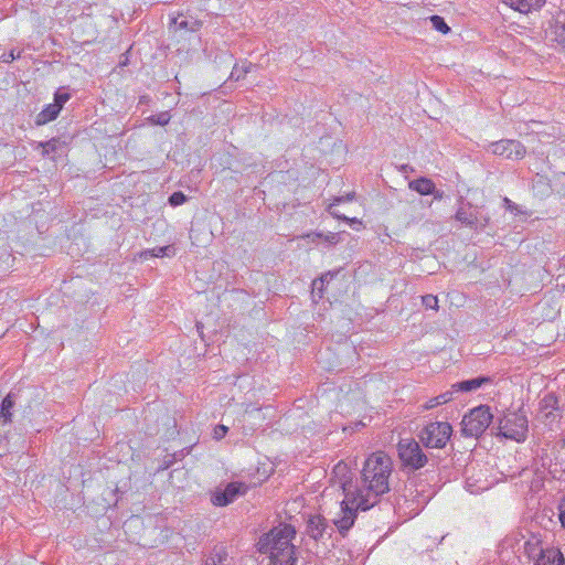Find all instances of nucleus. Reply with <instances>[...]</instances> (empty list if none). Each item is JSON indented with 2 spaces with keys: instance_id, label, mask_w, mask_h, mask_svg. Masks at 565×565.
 <instances>
[{
  "instance_id": "1",
  "label": "nucleus",
  "mask_w": 565,
  "mask_h": 565,
  "mask_svg": "<svg viewBox=\"0 0 565 565\" xmlns=\"http://www.w3.org/2000/svg\"><path fill=\"white\" fill-rule=\"evenodd\" d=\"M392 469V459L384 451H376L367 457L361 471L363 489L355 491V512L371 509L390 490L388 478Z\"/></svg>"
},
{
  "instance_id": "2",
  "label": "nucleus",
  "mask_w": 565,
  "mask_h": 565,
  "mask_svg": "<svg viewBox=\"0 0 565 565\" xmlns=\"http://www.w3.org/2000/svg\"><path fill=\"white\" fill-rule=\"evenodd\" d=\"M295 535L296 531L291 525L280 524L259 539L257 543L258 551L270 557L271 552L276 553L281 551L284 552V550H290V547L295 546L291 543Z\"/></svg>"
},
{
  "instance_id": "3",
  "label": "nucleus",
  "mask_w": 565,
  "mask_h": 565,
  "mask_svg": "<svg viewBox=\"0 0 565 565\" xmlns=\"http://www.w3.org/2000/svg\"><path fill=\"white\" fill-rule=\"evenodd\" d=\"M527 431L529 420L525 412L520 408L516 412H508L499 419L495 435L522 443L526 439Z\"/></svg>"
},
{
  "instance_id": "4",
  "label": "nucleus",
  "mask_w": 565,
  "mask_h": 565,
  "mask_svg": "<svg viewBox=\"0 0 565 565\" xmlns=\"http://www.w3.org/2000/svg\"><path fill=\"white\" fill-rule=\"evenodd\" d=\"M493 414L488 405L472 408L461 420V431L466 437L479 438L492 423Z\"/></svg>"
},
{
  "instance_id": "5",
  "label": "nucleus",
  "mask_w": 565,
  "mask_h": 565,
  "mask_svg": "<svg viewBox=\"0 0 565 565\" xmlns=\"http://www.w3.org/2000/svg\"><path fill=\"white\" fill-rule=\"evenodd\" d=\"M455 220L471 230H483L489 224L490 217L483 214L480 207L472 205L470 202L459 199V206L455 214Z\"/></svg>"
},
{
  "instance_id": "6",
  "label": "nucleus",
  "mask_w": 565,
  "mask_h": 565,
  "mask_svg": "<svg viewBox=\"0 0 565 565\" xmlns=\"http://www.w3.org/2000/svg\"><path fill=\"white\" fill-rule=\"evenodd\" d=\"M452 427L447 422L426 425L419 434L420 441L428 448H444L450 439Z\"/></svg>"
},
{
  "instance_id": "7",
  "label": "nucleus",
  "mask_w": 565,
  "mask_h": 565,
  "mask_svg": "<svg viewBox=\"0 0 565 565\" xmlns=\"http://www.w3.org/2000/svg\"><path fill=\"white\" fill-rule=\"evenodd\" d=\"M397 451L401 461L406 468L417 470L427 463V456L415 439L406 438L399 440Z\"/></svg>"
},
{
  "instance_id": "8",
  "label": "nucleus",
  "mask_w": 565,
  "mask_h": 565,
  "mask_svg": "<svg viewBox=\"0 0 565 565\" xmlns=\"http://www.w3.org/2000/svg\"><path fill=\"white\" fill-rule=\"evenodd\" d=\"M406 492L402 498L396 501V510L407 518H414L424 509L428 503L429 497L419 492L412 487L406 488Z\"/></svg>"
},
{
  "instance_id": "9",
  "label": "nucleus",
  "mask_w": 565,
  "mask_h": 565,
  "mask_svg": "<svg viewBox=\"0 0 565 565\" xmlns=\"http://www.w3.org/2000/svg\"><path fill=\"white\" fill-rule=\"evenodd\" d=\"M350 487L349 482L342 483L345 499L341 502L339 516L333 519V524L342 537H345L353 526V509L350 507V503H353V499L350 497Z\"/></svg>"
},
{
  "instance_id": "10",
  "label": "nucleus",
  "mask_w": 565,
  "mask_h": 565,
  "mask_svg": "<svg viewBox=\"0 0 565 565\" xmlns=\"http://www.w3.org/2000/svg\"><path fill=\"white\" fill-rule=\"evenodd\" d=\"M490 150L495 156H501L510 160H520L526 153L525 147L518 140L505 139L492 142Z\"/></svg>"
},
{
  "instance_id": "11",
  "label": "nucleus",
  "mask_w": 565,
  "mask_h": 565,
  "mask_svg": "<svg viewBox=\"0 0 565 565\" xmlns=\"http://www.w3.org/2000/svg\"><path fill=\"white\" fill-rule=\"evenodd\" d=\"M248 487L244 482H230L224 490H216L212 494L211 501L216 507H226L239 495H244Z\"/></svg>"
},
{
  "instance_id": "12",
  "label": "nucleus",
  "mask_w": 565,
  "mask_h": 565,
  "mask_svg": "<svg viewBox=\"0 0 565 565\" xmlns=\"http://www.w3.org/2000/svg\"><path fill=\"white\" fill-rule=\"evenodd\" d=\"M331 530L332 529L328 525L327 520L321 515H313L308 520L307 533L316 541L322 540L324 536L330 537Z\"/></svg>"
},
{
  "instance_id": "13",
  "label": "nucleus",
  "mask_w": 565,
  "mask_h": 565,
  "mask_svg": "<svg viewBox=\"0 0 565 565\" xmlns=\"http://www.w3.org/2000/svg\"><path fill=\"white\" fill-rule=\"evenodd\" d=\"M534 565H565V557L558 548H542Z\"/></svg>"
},
{
  "instance_id": "14",
  "label": "nucleus",
  "mask_w": 565,
  "mask_h": 565,
  "mask_svg": "<svg viewBox=\"0 0 565 565\" xmlns=\"http://www.w3.org/2000/svg\"><path fill=\"white\" fill-rule=\"evenodd\" d=\"M409 188L422 195L435 194V198H441L443 193L436 191L435 183L428 178H419L409 182Z\"/></svg>"
},
{
  "instance_id": "15",
  "label": "nucleus",
  "mask_w": 565,
  "mask_h": 565,
  "mask_svg": "<svg viewBox=\"0 0 565 565\" xmlns=\"http://www.w3.org/2000/svg\"><path fill=\"white\" fill-rule=\"evenodd\" d=\"M558 409V398L554 393L546 394L540 402V411L546 420H554V412Z\"/></svg>"
},
{
  "instance_id": "16",
  "label": "nucleus",
  "mask_w": 565,
  "mask_h": 565,
  "mask_svg": "<svg viewBox=\"0 0 565 565\" xmlns=\"http://www.w3.org/2000/svg\"><path fill=\"white\" fill-rule=\"evenodd\" d=\"M491 382V377L489 376H478L475 379L465 380L461 382H457L451 385V388L455 392H472L480 388L483 384H488Z\"/></svg>"
},
{
  "instance_id": "17",
  "label": "nucleus",
  "mask_w": 565,
  "mask_h": 565,
  "mask_svg": "<svg viewBox=\"0 0 565 565\" xmlns=\"http://www.w3.org/2000/svg\"><path fill=\"white\" fill-rule=\"evenodd\" d=\"M296 546H292L290 550H284V552H271L268 565H296Z\"/></svg>"
},
{
  "instance_id": "18",
  "label": "nucleus",
  "mask_w": 565,
  "mask_h": 565,
  "mask_svg": "<svg viewBox=\"0 0 565 565\" xmlns=\"http://www.w3.org/2000/svg\"><path fill=\"white\" fill-rule=\"evenodd\" d=\"M505 2L514 10L521 13H529L533 10L541 9L546 0H505Z\"/></svg>"
},
{
  "instance_id": "19",
  "label": "nucleus",
  "mask_w": 565,
  "mask_h": 565,
  "mask_svg": "<svg viewBox=\"0 0 565 565\" xmlns=\"http://www.w3.org/2000/svg\"><path fill=\"white\" fill-rule=\"evenodd\" d=\"M228 554L222 545H216L206 556L202 565H227Z\"/></svg>"
},
{
  "instance_id": "20",
  "label": "nucleus",
  "mask_w": 565,
  "mask_h": 565,
  "mask_svg": "<svg viewBox=\"0 0 565 565\" xmlns=\"http://www.w3.org/2000/svg\"><path fill=\"white\" fill-rule=\"evenodd\" d=\"M61 111V105L51 104L36 116V125H45L55 119Z\"/></svg>"
},
{
  "instance_id": "21",
  "label": "nucleus",
  "mask_w": 565,
  "mask_h": 565,
  "mask_svg": "<svg viewBox=\"0 0 565 565\" xmlns=\"http://www.w3.org/2000/svg\"><path fill=\"white\" fill-rule=\"evenodd\" d=\"M175 254V248L171 245L154 247L151 249H147L141 253V257L147 258L150 257H172Z\"/></svg>"
},
{
  "instance_id": "22",
  "label": "nucleus",
  "mask_w": 565,
  "mask_h": 565,
  "mask_svg": "<svg viewBox=\"0 0 565 565\" xmlns=\"http://www.w3.org/2000/svg\"><path fill=\"white\" fill-rule=\"evenodd\" d=\"M14 405L13 396L12 394H8L1 403L0 406V420H2L4 424L10 423L12 419V413L11 409Z\"/></svg>"
},
{
  "instance_id": "23",
  "label": "nucleus",
  "mask_w": 565,
  "mask_h": 565,
  "mask_svg": "<svg viewBox=\"0 0 565 565\" xmlns=\"http://www.w3.org/2000/svg\"><path fill=\"white\" fill-rule=\"evenodd\" d=\"M455 391L451 388L450 391H447L445 393H441L433 398H430L424 406L425 409H431L439 405L446 404L454 398Z\"/></svg>"
},
{
  "instance_id": "24",
  "label": "nucleus",
  "mask_w": 565,
  "mask_h": 565,
  "mask_svg": "<svg viewBox=\"0 0 565 565\" xmlns=\"http://www.w3.org/2000/svg\"><path fill=\"white\" fill-rule=\"evenodd\" d=\"M329 276H331V273H326L321 277L315 279L312 281V299L313 301H317L318 299H321L323 296V289H324V279H327Z\"/></svg>"
},
{
  "instance_id": "25",
  "label": "nucleus",
  "mask_w": 565,
  "mask_h": 565,
  "mask_svg": "<svg viewBox=\"0 0 565 565\" xmlns=\"http://www.w3.org/2000/svg\"><path fill=\"white\" fill-rule=\"evenodd\" d=\"M170 24L171 25H175L180 30H188V31H191V32H195V31H198L201 28V22L200 21H193L192 23H190L186 20L179 21L177 17H173L171 19V23Z\"/></svg>"
},
{
  "instance_id": "26",
  "label": "nucleus",
  "mask_w": 565,
  "mask_h": 565,
  "mask_svg": "<svg viewBox=\"0 0 565 565\" xmlns=\"http://www.w3.org/2000/svg\"><path fill=\"white\" fill-rule=\"evenodd\" d=\"M342 202V199H337L335 203L329 205V213L337 218H342L347 221L350 224H353V218L348 217L344 212L340 209V203Z\"/></svg>"
},
{
  "instance_id": "27",
  "label": "nucleus",
  "mask_w": 565,
  "mask_h": 565,
  "mask_svg": "<svg viewBox=\"0 0 565 565\" xmlns=\"http://www.w3.org/2000/svg\"><path fill=\"white\" fill-rule=\"evenodd\" d=\"M553 33L555 35V41L565 46V21L557 18L553 26Z\"/></svg>"
},
{
  "instance_id": "28",
  "label": "nucleus",
  "mask_w": 565,
  "mask_h": 565,
  "mask_svg": "<svg viewBox=\"0 0 565 565\" xmlns=\"http://www.w3.org/2000/svg\"><path fill=\"white\" fill-rule=\"evenodd\" d=\"M430 22H431V25L433 28L436 30V31H439L441 32L443 34H447L450 32V28L448 26V24L446 23L445 19L440 15H431L429 18Z\"/></svg>"
},
{
  "instance_id": "29",
  "label": "nucleus",
  "mask_w": 565,
  "mask_h": 565,
  "mask_svg": "<svg viewBox=\"0 0 565 565\" xmlns=\"http://www.w3.org/2000/svg\"><path fill=\"white\" fill-rule=\"evenodd\" d=\"M40 146L43 148V154L49 156L57 151V149L61 147V141L53 138L46 142H41Z\"/></svg>"
},
{
  "instance_id": "30",
  "label": "nucleus",
  "mask_w": 565,
  "mask_h": 565,
  "mask_svg": "<svg viewBox=\"0 0 565 565\" xmlns=\"http://www.w3.org/2000/svg\"><path fill=\"white\" fill-rule=\"evenodd\" d=\"M171 119L169 111H162L148 118L154 125L166 126Z\"/></svg>"
},
{
  "instance_id": "31",
  "label": "nucleus",
  "mask_w": 565,
  "mask_h": 565,
  "mask_svg": "<svg viewBox=\"0 0 565 565\" xmlns=\"http://www.w3.org/2000/svg\"><path fill=\"white\" fill-rule=\"evenodd\" d=\"M422 303L426 309H438V298L434 295H426L422 297Z\"/></svg>"
},
{
  "instance_id": "32",
  "label": "nucleus",
  "mask_w": 565,
  "mask_h": 565,
  "mask_svg": "<svg viewBox=\"0 0 565 565\" xmlns=\"http://www.w3.org/2000/svg\"><path fill=\"white\" fill-rule=\"evenodd\" d=\"M185 201H186V196L180 191L173 192L169 196V203L172 206H179V205L183 204Z\"/></svg>"
},
{
  "instance_id": "33",
  "label": "nucleus",
  "mask_w": 565,
  "mask_h": 565,
  "mask_svg": "<svg viewBox=\"0 0 565 565\" xmlns=\"http://www.w3.org/2000/svg\"><path fill=\"white\" fill-rule=\"evenodd\" d=\"M228 428L224 425H217L214 430H213V437L214 439L216 440H220L222 439L226 433H227Z\"/></svg>"
},
{
  "instance_id": "34",
  "label": "nucleus",
  "mask_w": 565,
  "mask_h": 565,
  "mask_svg": "<svg viewBox=\"0 0 565 565\" xmlns=\"http://www.w3.org/2000/svg\"><path fill=\"white\" fill-rule=\"evenodd\" d=\"M244 76L242 74V68H241L239 64H235L233 70H232V73L230 75V79H232V81H239Z\"/></svg>"
},
{
  "instance_id": "35",
  "label": "nucleus",
  "mask_w": 565,
  "mask_h": 565,
  "mask_svg": "<svg viewBox=\"0 0 565 565\" xmlns=\"http://www.w3.org/2000/svg\"><path fill=\"white\" fill-rule=\"evenodd\" d=\"M70 98V95L64 93V94H56L55 95V100H54V104H58L61 105V107L63 106L64 103H66Z\"/></svg>"
},
{
  "instance_id": "36",
  "label": "nucleus",
  "mask_w": 565,
  "mask_h": 565,
  "mask_svg": "<svg viewBox=\"0 0 565 565\" xmlns=\"http://www.w3.org/2000/svg\"><path fill=\"white\" fill-rule=\"evenodd\" d=\"M20 54H21L20 52H18L15 54L14 51L12 50L9 54L3 55V62L10 63V62L14 61L15 58L20 57Z\"/></svg>"
},
{
  "instance_id": "37",
  "label": "nucleus",
  "mask_w": 565,
  "mask_h": 565,
  "mask_svg": "<svg viewBox=\"0 0 565 565\" xmlns=\"http://www.w3.org/2000/svg\"><path fill=\"white\" fill-rule=\"evenodd\" d=\"M326 241L330 244H337L340 239V234L338 233H329L328 235H326Z\"/></svg>"
},
{
  "instance_id": "38",
  "label": "nucleus",
  "mask_w": 565,
  "mask_h": 565,
  "mask_svg": "<svg viewBox=\"0 0 565 565\" xmlns=\"http://www.w3.org/2000/svg\"><path fill=\"white\" fill-rule=\"evenodd\" d=\"M559 520L562 525L565 526V499L559 504Z\"/></svg>"
},
{
  "instance_id": "39",
  "label": "nucleus",
  "mask_w": 565,
  "mask_h": 565,
  "mask_svg": "<svg viewBox=\"0 0 565 565\" xmlns=\"http://www.w3.org/2000/svg\"><path fill=\"white\" fill-rule=\"evenodd\" d=\"M239 66L242 68L243 76H245L248 72H250L253 64L249 62H244Z\"/></svg>"
},
{
  "instance_id": "40",
  "label": "nucleus",
  "mask_w": 565,
  "mask_h": 565,
  "mask_svg": "<svg viewBox=\"0 0 565 565\" xmlns=\"http://www.w3.org/2000/svg\"><path fill=\"white\" fill-rule=\"evenodd\" d=\"M504 204L507 205V209L510 211L515 209V204L508 198H504Z\"/></svg>"
},
{
  "instance_id": "41",
  "label": "nucleus",
  "mask_w": 565,
  "mask_h": 565,
  "mask_svg": "<svg viewBox=\"0 0 565 565\" xmlns=\"http://www.w3.org/2000/svg\"><path fill=\"white\" fill-rule=\"evenodd\" d=\"M343 469H344V467H342L341 463L337 465V467H335L337 473H340Z\"/></svg>"
},
{
  "instance_id": "42",
  "label": "nucleus",
  "mask_w": 565,
  "mask_h": 565,
  "mask_svg": "<svg viewBox=\"0 0 565 565\" xmlns=\"http://www.w3.org/2000/svg\"><path fill=\"white\" fill-rule=\"evenodd\" d=\"M334 274L331 273V276H329L327 279H324V285L328 284L332 278H333Z\"/></svg>"
},
{
  "instance_id": "43",
  "label": "nucleus",
  "mask_w": 565,
  "mask_h": 565,
  "mask_svg": "<svg viewBox=\"0 0 565 565\" xmlns=\"http://www.w3.org/2000/svg\"><path fill=\"white\" fill-rule=\"evenodd\" d=\"M360 425H361V426H365V424H364V423H362V422H355V423H354L355 429H356V428H358V426H360Z\"/></svg>"
},
{
  "instance_id": "44",
  "label": "nucleus",
  "mask_w": 565,
  "mask_h": 565,
  "mask_svg": "<svg viewBox=\"0 0 565 565\" xmlns=\"http://www.w3.org/2000/svg\"><path fill=\"white\" fill-rule=\"evenodd\" d=\"M407 168H408V166H406V164H405V166H402V170H403V171H407Z\"/></svg>"
},
{
  "instance_id": "45",
  "label": "nucleus",
  "mask_w": 565,
  "mask_h": 565,
  "mask_svg": "<svg viewBox=\"0 0 565 565\" xmlns=\"http://www.w3.org/2000/svg\"><path fill=\"white\" fill-rule=\"evenodd\" d=\"M196 328H198V330H200L201 323H196Z\"/></svg>"
}]
</instances>
